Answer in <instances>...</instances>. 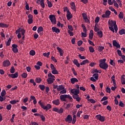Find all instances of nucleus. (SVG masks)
I'll list each match as a JSON object with an SVG mask.
<instances>
[{"label": "nucleus", "instance_id": "46", "mask_svg": "<svg viewBox=\"0 0 125 125\" xmlns=\"http://www.w3.org/2000/svg\"><path fill=\"white\" fill-rule=\"evenodd\" d=\"M5 99H6V97H5V96L2 97V96H0V101H1V102L4 101V100H5Z\"/></svg>", "mask_w": 125, "mask_h": 125}, {"label": "nucleus", "instance_id": "7", "mask_svg": "<svg viewBox=\"0 0 125 125\" xmlns=\"http://www.w3.org/2000/svg\"><path fill=\"white\" fill-rule=\"evenodd\" d=\"M12 47L13 52H14V53H17V52H18V48H17L18 47V45L16 44H13Z\"/></svg>", "mask_w": 125, "mask_h": 125}, {"label": "nucleus", "instance_id": "6", "mask_svg": "<svg viewBox=\"0 0 125 125\" xmlns=\"http://www.w3.org/2000/svg\"><path fill=\"white\" fill-rule=\"evenodd\" d=\"M73 120V118L72 116L70 115H67V117L65 118V121L66 123H68V124H71L72 123V121Z\"/></svg>", "mask_w": 125, "mask_h": 125}, {"label": "nucleus", "instance_id": "12", "mask_svg": "<svg viewBox=\"0 0 125 125\" xmlns=\"http://www.w3.org/2000/svg\"><path fill=\"white\" fill-rule=\"evenodd\" d=\"M10 62L8 60H6L3 62V67H8L10 66Z\"/></svg>", "mask_w": 125, "mask_h": 125}, {"label": "nucleus", "instance_id": "54", "mask_svg": "<svg viewBox=\"0 0 125 125\" xmlns=\"http://www.w3.org/2000/svg\"><path fill=\"white\" fill-rule=\"evenodd\" d=\"M70 107H71V104H66V107H64V109H65L66 110H68V109L70 108Z\"/></svg>", "mask_w": 125, "mask_h": 125}, {"label": "nucleus", "instance_id": "34", "mask_svg": "<svg viewBox=\"0 0 125 125\" xmlns=\"http://www.w3.org/2000/svg\"><path fill=\"white\" fill-rule=\"evenodd\" d=\"M38 33H40L41 32H43V28L42 26H40L37 30Z\"/></svg>", "mask_w": 125, "mask_h": 125}, {"label": "nucleus", "instance_id": "9", "mask_svg": "<svg viewBox=\"0 0 125 125\" xmlns=\"http://www.w3.org/2000/svg\"><path fill=\"white\" fill-rule=\"evenodd\" d=\"M53 111H54V112H57L59 114H62V113H63V108H61L59 109H58V108H57L56 107H54L53 108Z\"/></svg>", "mask_w": 125, "mask_h": 125}, {"label": "nucleus", "instance_id": "61", "mask_svg": "<svg viewBox=\"0 0 125 125\" xmlns=\"http://www.w3.org/2000/svg\"><path fill=\"white\" fill-rule=\"evenodd\" d=\"M11 107H12L11 104H8V105L6 106V109H7V110H11Z\"/></svg>", "mask_w": 125, "mask_h": 125}, {"label": "nucleus", "instance_id": "17", "mask_svg": "<svg viewBox=\"0 0 125 125\" xmlns=\"http://www.w3.org/2000/svg\"><path fill=\"white\" fill-rule=\"evenodd\" d=\"M70 82L72 83V84H75V83H78L79 80L76 78H73L70 79Z\"/></svg>", "mask_w": 125, "mask_h": 125}, {"label": "nucleus", "instance_id": "45", "mask_svg": "<svg viewBox=\"0 0 125 125\" xmlns=\"http://www.w3.org/2000/svg\"><path fill=\"white\" fill-rule=\"evenodd\" d=\"M119 18L123 19L124 18V13L123 12H120L119 15Z\"/></svg>", "mask_w": 125, "mask_h": 125}, {"label": "nucleus", "instance_id": "8", "mask_svg": "<svg viewBox=\"0 0 125 125\" xmlns=\"http://www.w3.org/2000/svg\"><path fill=\"white\" fill-rule=\"evenodd\" d=\"M96 118H97V120L100 121V122H104L105 121V117L102 116L100 114L96 115Z\"/></svg>", "mask_w": 125, "mask_h": 125}, {"label": "nucleus", "instance_id": "51", "mask_svg": "<svg viewBox=\"0 0 125 125\" xmlns=\"http://www.w3.org/2000/svg\"><path fill=\"white\" fill-rule=\"evenodd\" d=\"M117 53H118L119 56H121V57L123 56V54L122 53V51L121 50H117Z\"/></svg>", "mask_w": 125, "mask_h": 125}, {"label": "nucleus", "instance_id": "63", "mask_svg": "<svg viewBox=\"0 0 125 125\" xmlns=\"http://www.w3.org/2000/svg\"><path fill=\"white\" fill-rule=\"evenodd\" d=\"M82 113H83V111H78L77 113V116L79 117H81V114Z\"/></svg>", "mask_w": 125, "mask_h": 125}, {"label": "nucleus", "instance_id": "49", "mask_svg": "<svg viewBox=\"0 0 125 125\" xmlns=\"http://www.w3.org/2000/svg\"><path fill=\"white\" fill-rule=\"evenodd\" d=\"M89 50L90 52L93 53L94 52V48L92 47V46H89Z\"/></svg>", "mask_w": 125, "mask_h": 125}, {"label": "nucleus", "instance_id": "47", "mask_svg": "<svg viewBox=\"0 0 125 125\" xmlns=\"http://www.w3.org/2000/svg\"><path fill=\"white\" fill-rule=\"evenodd\" d=\"M29 82L31 83H33V85H34V86H36V82H35V81L34 80V79H30Z\"/></svg>", "mask_w": 125, "mask_h": 125}, {"label": "nucleus", "instance_id": "18", "mask_svg": "<svg viewBox=\"0 0 125 125\" xmlns=\"http://www.w3.org/2000/svg\"><path fill=\"white\" fill-rule=\"evenodd\" d=\"M51 108V104H46V105H45L43 109L45 110L46 111H47L49 110V109H50Z\"/></svg>", "mask_w": 125, "mask_h": 125}, {"label": "nucleus", "instance_id": "43", "mask_svg": "<svg viewBox=\"0 0 125 125\" xmlns=\"http://www.w3.org/2000/svg\"><path fill=\"white\" fill-rule=\"evenodd\" d=\"M52 73L54 75H58V71L56 70V68L52 70Z\"/></svg>", "mask_w": 125, "mask_h": 125}, {"label": "nucleus", "instance_id": "39", "mask_svg": "<svg viewBox=\"0 0 125 125\" xmlns=\"http://www.w3.org/2000/svg\"><path fill=\"white\" fill-rule=\"evenodd\" d=\"M10 72L11 73V74H13L15 72V68H14V66L11 67V69L10 70Z\"/></svg>", "mask_w": 125, "mask_h": 125}, {"label": "nucleus", "instance_id": "5", "mask_svg": "<svg viewBox=\"0 0 125 125\" xmlns=\"http://www.w3.org/2000/svg\"><path fill=\"white\" fill-rule=\"evenodd\" d=\"M110 15H111V11L106 10L105 14L102 15V17L103 18H110Z\"/></svg>", "mask_w": 125, "mask_h": 125}, {"label": "nucleus", "instance_id": "21", "mask_svg": "<svg viewBox=\"0 0 125 125\" xmlns=\"http://www.w3.org/2000/svg\"><path fill=\"white\" fill-rule=\"evenodd\" d=\"M52 103L54 104V105L58 106V105L60 104V102L59 101V99H57L53 101Z\"/></svg>", "mask_w": 125, "mask_h": 125}, {"label": "nucleus", "instance_id": "14", "mask_svg": "<svg viewBox=\"0 0 125 125\" xmlns=\"http://www.w3.org/2000/svg\"><path fill=\"white\" fill-rule=\"evenodd\" d=\"M8 76L10 77L12 79H16V78H18V72H17L14 74H8Z\"/></svg>", "mask_w": 125, "mask_h": 125}, {"label": "nucleus", "instance_id": "40", "mask_svg": "<svg viewBox=\"0 0 125 125\" xmlns=\"http://www.w3.org/2000/svg\"><path fill=\"white\" fill-rule=\"evenodd\" d=\"M48 7H52V3L49 0H47Z\"/></svg>", "mask_w": 125, "mask_h": 125}, {"label": "nucleus", "instance_id": "62", "mask_svg": "<svg viewBox=\"0 0 125 125\" xmlns=\"http://www.w3.org/2000/svg\"><path fill=\"white\" fill-rule=\"evenodd\" d=\"M17 102L16 100H13V101H11L10 102V103L11 104H16Z\"/></svg>", "mask_w": 125, "mask_h": 125}, {"label": "nucleus", "instance_id": "57", "mask_svg": "<svg viewBox=\"0 0 125 125\" xmlns=\"http://www.w3.org/2000/svg\"><path fill=\"white\" fill-rule=\"evenodd\" d=\"M67 32L68 34L70 35V37H73L74 36V32H72L71 30H68Z\"/></svg>", "mask_w": 125, "mask_h": 125}, {"label": "nucleus", "instance_id": "48", "mask_svg": "<svg viewBox=\"0 0 125 125\" xmlns=\"http://www.w3.org/2000/svg\"><path fill=\"white\" fill-rule=\"evenodd\" d=\"M50 54V52H48V53H43V55L45 57H48V56H49Z\"/></svg>", "mask_w": 125, "mask_h": 125}, {"label": "nucleus", "instance_id": "26", "mask_svg": "<svg viewBox=\"0 0 125 125\" xmlns=\"http://www.w3.org/2000/svg\"><path fill=\"white\" fill-rule=\"evenodd\" d=\"M125 75H123L121 77V83L122 84H125Z\"/></svg>", "mask_w": 125, "mask_h": 125}, {"label": "nucleus", "instance_id": "53", "mask_svg": "<svg viewBox=\"0 0 125 125\" xmlns=\"http://www.w3.org/2000/svg\"><path fill=\"white\" fill-rule=\"evenodd\" d=\"M20 32H21L22 36H24V35H25V30L21 28Z\"/></svg>", "mask_w": 125, "mask_h": 125}, {"label": "nucleus", "instance_id": "58", "mask_svg": "<svg viewBox=\"0 0 125 125\" xmlns=\"http://www.w3.org/2000/svg\"><path fill=\"white\" fill-rule=\"evenodd\" d=\"M77 44H78V46H81V45H82V44H83V41L80 40V41H78L77 42Z\"/></svg>", "mask_w": 125, "mask_h": 125}, {"label": "nucleus", "instance_id": "27", "mask_svg": "<svg viewBox=\"0 0 125 125\" xmlns=\"http://www.w3.org/2000/svg\"><path fill=\"white\" fill-rule=\"evenodd\" d=\"M39 104L40 105L42 109H44L45 107L44 103L42 102V100H40L39 102Z\"/></svg>", "mask_w": 125, "mask_h": 125}, {"label": "nucleus", "instance_id": "37", "mask_svg": "<svg viewBox=\"0 0 125 125\" xmlns=\"http://www.w3.org/2000/svg\"><path fill=\"white\" fill-rule=\"evenodd\" d=\"M76 115H73V118L72 120V125H75V123H76Z\"/></svg>", "mask_w": 125, "mask_h": 125}, {"label": "nucleus", "instance_id": "29", "mask_svg": "<svg viewBox=\"0 0 125 125\" xmlns=\"http://www.w3.org/2000/svg\"><path fill=\"white\" fill-rule=\"evenodd\" d=\"M42 80L41 78H36L35 80L36 83H42Z\"/></svg>", "mask_w": 125, "mask_h": 125}, {"label": "nucleus", "instance_id": "19", "mask_svg": "<svg viewBox=\"0 0 125 125\" xmlns=\"http://www.w3.org/2000/svg\"><path fill=\"white\" fill-rule=\"evenodd\" d=\"M70 5L71 6V9L74 10V11H76V5H75V2H71L70 3Z\"/></svg>", "mask_w": 125, "mask_h": 125}, {"label": "nucleus", "instance_id": "24", "mask_svg": "<svg viewBox=\"0 0 125 125\" xmlns=\"http://www.w3.org/2000/svg\"><path fill=\"white\" fill-rule=\"evenodd\" d=\"M65 88V87L63 86V85H60L58 86V87L57 88V90L58 91H61V90H63Z\"/></svg>", "mask_w": 125, "mask_h": 125}, {"label": "nucleus", "instance_id": "32", "mask_svg": "<svg viewBox=\"0 0 125 125\" xmlns=\"http://www.w3.org/2000/svg\"><path fill=\"white\" fill-rule=\"evenodd\" d=\"M119 34L120 35H125V29H122L121 30L119 31Z\"/></svg>", "mask_w": 125, "mask_h": 125}, {"label": "nucleus", "instance_id": "3", "mask_svg": "<svg viewBox=\"0 0 125 125\" xmlns=\"http://www.w3.org/2000/svg\"><path fill=\"white\" fill-rule=\"evenodd\" d=\"M60 98L61 101L64 102H66V101H67V98H68V99H70V100H71V99H73L72 97H71V95H66V94L61 95L60 96Z\"/></svg>", "mask_w": 125, "mask_h": 125}, {"label": "nucleus", "instance_id": "60", "mask_svg": "<svg viewBox=\"0 0 125 125\" xmlns=\"http://www.w3.org/2000/svg\"><path fill=\"white\" fill-rule=\"evenodd\" d=\"M99 17H97L95 20V23H96V24H97L98 23V22H99Z\"/></svg>", "mask_w": 125, "mask_h": 125}, {"label": "nucleus", "instance_id": "25", "mask_svg": "<svg viewBox=\"0 0 125 125\" xmlns=\"http://www.w3.org/2000/svg\"><path fill=\"white\" fill-rule=\"evenodd\" d=\"M89 63V61L88 60H85L80 63V65H85V64H88Z\"/></svg>", "mask_w": 125, "mask_h": 125}, {"label": "nucleus", "instance_id": "2", "mask_svg": "<svg viewBox=\"0 0 125 125\" xmlns=\"http://www.w3.org/2000/svg\"><path fill=\"white\" fill-rule=\"evenodd\" d=\"M48 78L47 79V82L48 84H50L51 83H54V81H55V76L53 75L51 73H49L48 74Z\"/></svg>", "mask_w": 125, "mask_h": 125}, {"label": "nucleus", "instance_id": "35", "mask_svg": "<svg viewBox=\"0 0 125 125\" xmlns=\"http://www.w3.org/2000/svg\"><path fill=\"white\" fill-rule=\"evenodd\" d=\"M40 2L42 7V8H44V0H41Z\"/></svg>", "mask_w": 125, "mask_h": 125}, {"label": "nucleus", "instance_id": "64", "mask_svg": "<svg viewBox=\"0 0 125 125\" xmlns=\"http://www.w3.org/2000/svg\"><path fill=\"white\" fill-rule=\"evenodd\" d=\"M106 91L108 92V93H111V89L107 87L106 88Z\"/></svg>", "mask_w": 125, "mask_h": 125}, {"label": "nucleus", "instance_id": "38", "mask_svg": "<svg viewBox=\"0 0 125 125\" xmlns=\"http://www.w3.org/2000/svg\"><path fill=\"white\" fill-rule=\"evenodd\" d=\"M6 94V91H5V90H3L1 92V96H2V97H4Z\"/></svg>", "mask_w": 125, "mask_h": 125}, {"label": "nucleus", "instance_id": "4", "mask_svg": "<svg viewBox=\"0 0 125 125\" xmlns=\"http://www.w3.org/2000/svg\"><path fill=\"white\" fill-rule=\"evenodd\" d=\"M49 18L52 23V24H56V18L54 15H50L49 17Z\"/></svg>", "mask_w": 125, "mask_h": 125}, {"label": "nucleus", "instance_id": "28", "mask_svg": "<svg viewBox=\"0 0 125 125\" xmlns=\"http://www.w3.org/2000/svg\"><path fill=\"white\" fill-rule=\"evenodd\" d=\"M97 35H98L100 38H103V32H102V31H98Z\"/></svg>", "mask_w": 125, "mask_h": 125}, {"label": "nucleus", "instance_id": "52", "mask_svg": "<svg viewBox=\"0 0 125 125\" xmlns=\"http://www.w3.org/2000/svg\"><path fill=\"white\" fill-rule=\"evenodd\" d=\"M119 106H120V107H125V104H124V103H123V102L120 101L119 102Z\"/></svg>", "mask_w": 125, "mask_h": 125}, {"label": "nucleus", "instance_id": "59", "mask_svg": "<svg viewBox=\"0 0 125 125\" xmlns=\"http://www.w3.org/2000/svg\"><path fill=\"white\" fill-rule=\"evenodd\" d=\"M81 35L82 38H86V33L82 32Z\"/></svg>", "mask_w": 125, "mask_h": 125}, {"label": "nucleus", "instance_id": "11", "mask_svg": "<svg viewBox=\"0 0 125 125\" xmlns=\"http://www.w3.org/2000/svg\"><path fill=\"white\" fill-rule=\"evenodd\" d=\"M71 92L73 93V95H78L80 94V89H72L71 90Z\"/></svg>", "mask_w": 125, "mask_h": 125}, {"label": "nucleus", "instance_id": "30", "mask_svg": "<svg viewBox=\"0 0 125 125\" xmlns=\"http://www.w3.org/2000/svg\"><path fill=\"white\" fill-rule=\"evenodd\" d=\"M0 27L4 28H8V25L5 23H0Z\"/></svg>", "mask_w": 125, "mask_h": 125}, {"label": "nucleus", "instance_id": "56", "mask_svg": "<svg viewBox=\"0 0 125 125\" xmlns=\"http://www.w3.org/2000/svg\"><path fill=\"white\" fill-rule=\"evenodd\" d=\"M82 16L83 17V20L84 19H86V18H87V15H86V14L85 13H83L82 14Z\"/></svg>", "mask_w": 125, "mask_h": 125}, {"label": "nucleus", "instance_id": "31", "mask_svg": "<svg viewBox=\"0 0 125 125\" xmlns=\"http://www.w3.org/2000/svg\"><path fill=\"white\" fill-rule=\"evenodd\" d=\"M98 77H99L98 73H95L93 75V78L95 79V80H98Z\"/></svg>", "mask_w": 125, "mask_h": 125}, {"label": "nucleus", "instance_id": "1", "mask_svg": "<svg viewBox=\"0 0 125 125\" xmlns=\"http://www.w3.org/2000/svg\"><path fill=\"white\" fill-rule=\"evenodd\" d=\"M106 62V59H101L99 61V67L103 69V70H104L105 71H107L108 67H109V65L107 64Z\"/></svg>", "mask_w": 125, "mask_h": 125}, {"label": "nucleus", "instance_id": "33", "mask_svg": "<svg viewBox=\"0 0 125 125\" xmlns=\"http://www.w3.org/2000/svg\"><path fill=\"white\" fill-rule=\"evenodd\" d=\"M27 76H28V74L25 72L22 73L21 75V77H22V78H23V79H26Z\"/></svg>", "mask_w": 125, "mask_h": 125}, {"label": "nucleus", "instance_id": "16", "mask_svg": "<svg viewBox=\"0 0 125 125\" xmlns=\"http://www.w3.org/2000/svg\"><path fill=\"white\" fill-rule=\"evenodd\" d=\"M66 17L67 20H70V19L72 18L73 15H72V14H71V12L70 11H68V12L67 13Z\"/></svg>", "mask_w": 125, "mask_h": 125}, {"label": "nucleus", "instance_id": "50", "mask_svg": "<svg viewBox=\"0 0 125 125\" xmlns=\"http://www.w3.org/2000/svg\"><path fill=\"white\" fill-rule=\"evenodd\" d=\"M11 42V39L10 38L9 39V40L7 41V42H6V45L7 46H9V45H10V42Z\"/></svg>", "mask_w": 125, "mask_h": 125}, {"label": "nucleus", "instance_id": "10", "mask_svg": "<svg viewBox=\"0 0 125 125\" xmlns=\"http://www.w3.org/2000/svg\"><path fill=\"white\" fill-rule=\"evenodd\" d=\"M112 44L113 46H115L117 48H121V45L118 43L116 40L113 41Z\"/></svg>", "mask_w": 125, "mask_h": 125}, {"label": "nucleus", "instance_id": "15", "mask_svg": "<svg viewBox=\"0 0 125 125\" xmlns=\"http://www.w3.org/2000/svg\"><path fill=\"white\" fill-rule=\"evenodd\" d=\"M52 30L54 33L55 32L57 34H59V33H60V30L59 29V28H57L56 27H52Z\"/></svg>", "mask_w": 125, "mask_h": 125}, {"label": "nucleus", "instance_id": "42", "mask_svg": "<svg viewBox=\"0 0 125 125\" xmlns=\"http://www.w3.org/2000/svg\"><path fill=\"white\" fill-rule=\"evenodd\" d=\"M109 63L110 65H112V66H116V63L114 62L113 60H110Z\"/></svg>", "mask_w": 125, "mask_h": 125}, {"label": "nucleus", "instance_id": "36", "mask_svg": "<svg viewBox=\"0 0 125 125\" xmlns=\"http://www.w3.org/2000/svg\"><path fill=\"white\" fill-rule=\"evenodd\" d=\"M39 87L41 90H44L45 89V86L44 85L40 84L39 85Z\"/></svg>", "mask_w": 125, "mask_h": 125}, {"label": "nucleus", "instance_id": "55", "mask_svg": "<svg viewBox=\"0 0 125 125\" xmlns=\"http://www.w3.org/2000/svg\"><path fill=\"white\" fill-rule=\"evenodd\" d=\"M39 117H40V118L42 119V122H44V121H45V117H44V116L43 115H42L40 114Z\"/></svg>", "mask_w": 125, "mask_h": 125}, {"label": "nucleus", "instance_id": "20", "mask_svg": "<svg viewBox=\"0 0 125 125\" xmlns=\"http://www.w3.org/2000/svg\"><path fill=\"white\" fill-rule=\"evenodd\" d=\"M89 39L91 41L93 39V30H91L89 34Z\"/></svg>", "mask_w": 125, "mask_h": 125}, {"label": "nucleus", "instance_id": "13", "mask_svg": "<svg viewBox=\"0 0 125 125\" xmlns=\"http://www.w3.org/2000/svg\"><path fill=\"white\" fill-rule=\"evenodd\" d=\"M108 23V25H109L110 27H114L115 25L117 24V22L116 21H113V20H111V21L109 20Z\"/></svg>", "mask_w": 125, "mask_h": 125}, {"label": "nucleus", "instance_id": "41", "mask_svg": "<svg viewBox=\"0 0 125 125\" xmlns=\"http://www.w3.org/2000/svg\"><path fill=\"white\" fill-rule=\"evenodd\" d=\"M30 55H32V56H34L35 54H36V52L34 50H32L29 52Z\"/></svg>", "mask_w": 125, "mask_h": 125}, {"label": "nucleus", "instance_id": "22", "mask_svg": "<svg viewBox=\"0 0 125 125\" xmlns=\"http://www.w3.org/2000/svg\"><path fill=\"white\" fill-rule=\"evenodd\" d=\"M73 62L74 64H75V65L77 66V67H80V66H81V64H80V63H79V62H78V60L74 59L73 61Z\"/></svg>", "mask_w": 125, "mask_h": 125}, {"label": "nucleus", "instance_id": "23", "mask_svg": "<svg viewBox=\"0 0 125 125\" xmlns=\"http://www.w3.org/2000/svg\"><path fill=\"white\" fill-rule=\"evenodd\" d=\"M57 49L58 50L60 56H63V50H62V49L59 47H57Z\"/></svg>", "mask_w": 125, "mask_h": 125}, {"label": "nucleus", "instance_id": "44", "mask_svg": "<svg viewBox=\"0 0 125 125\" xmlns=\"http://www.w3.org/2000/svg\"><path fill=\"white\" fill-rule=\"evenodd\" d=\"M60 94H65V93H67V90L66 89H62L60 92Z\"/></svg>", "mask_w": 125, "mask_h": 125}]
</instances>
